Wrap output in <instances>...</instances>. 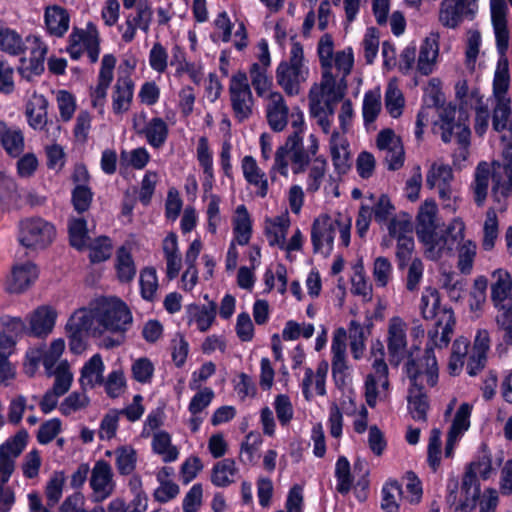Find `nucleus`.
<instances>
[{"instance_id":"43","label":"nucleus","mask_w":512,"mask_h":512,"mask_svg":"<svg viewBox=\"0 0 512 512\" xmlns=\"http://www.w3.org/2000/svg\"><path fill=\"white\" fill-rule=\"evenodd\" d=\"M116 271L120 282L129 283L136 275V266L130 251L121 246L116 254Z\"/></svg>"},{"instance_id":"14","label":"nucleus","mask_w":512,"mask_h":512,"mask_svg":"<svg viewBox=\"0 0 512 512\" xmlns=\"http://www.w3.org/2000/svg\"><path fill=\"white\" fill-rule=\"evenodd\" d=\"M28 434L19 431L14 437L0 445V481L8 482L15 471V461L27 444Z\"/></svg>"},{"instance_id":"3","label":"nucleus","mask_w":512,"mask_h":512,"mask_svg":"<svg viewBox=\"0 0 512 512\" xmlns=\"http://www.w3.org/2000/svg\"><path fill=\"white\" fill-rule=\"evenodd\" d=\"M434 347L436 346L430 340L422 357L414 358L413 351L408 353V360L405 364V369L410 385H412L413 374H415L418 387L420 388H425V383L430 387L437 384L438 365L434 354Z\"/></svg>"},{"instance_id":"60","label":"nucleus","mask_w":512,"mask_h":512,"mask_svg":"<svg viewBox=\"0 0 512 512\" xmlns=\"http://www.w3.org/2000/svg\"><path fill=\"white\" fill-rule=\"evenodd\" d=\"M64 483V472H55L48 481L45 493L49 507H54L61 499Z\"/></svg>"},{"instance_id":"25","label":"nucleus","mask_w":512,"mask_h":512,"mask_svg":"<svg viewBox=\"0 0 512 512\" xmlns=\"http://www.w3.org/2000/svg\"><path fill=\"white\" fill-rule=\"evenodd\" d=\"M133 127L138 135H144L147 143L153 148H161L169 134L167 123L160 117L152 118L145 126L139 127L137 121H134Z\"/></svg>"},{"instance_id":"35","label":"nucleus","mask_w":512,"mask_h":512,"mask_svg":"<svg viewBox=\"0 0 512 512\" xmlns=\"http://www.w3.org/2000/svg\"><path fill=\"white\" fill-rule=\"evenodd\" d=\"M438 52L437 38L435 36L425 38L420 47L417 61V71L421 75L427 76L433 72Z\"/></svg>"},{"instance_id":"15","label":"nucleus","mask_w":512,"mask_h":512,"mask_svg":"<svg viewBox=\"0 0 512 512\" xmlns=\"http://www.w3.org/2000/svg\"><path fill=\"white\" fill-rule=\"evenodd\" d=\"M504 163H492V195L496 201L512 194V143L503 152Z\"/></svg>"},{"instance_id":"21","label":"nucleus","mask_w":512,"mask_h":512,"mask_svg":"<svg viewBox=\"0 0 512 512\" xmlns=\"http://www.w3.org/2000/svg\"><path fill=\"white\" fill-rule=\"evenodd\" d=\"M47 54V46L38 38L33 39V47L31 48L30 58H21V65L18 72L22 78L32 81L34 77L40 76L45 70V58Z\"/></svg>"},{"instance_id":"49","label":"nucleus","mask_w":512,"mask_h":512,"mask_svg":"<svg viewBox=\"0 0 512 512\" xmlns=\"http://www.w3.org/2000/svg\"><path fill=\"white\" fill-rule=\"evenodd\" d=\"M381 111V94L379 89L369 90L363 99L362 114L365 124L373 123Z\"/></svg>"},{"instance_id":"19","label":"nucleus","mask_w":512,"mask_h":512,"mask_svg":"<svg viewBox=\"0 0 512 512\" xmlns=\"http://www.w3.org/2000/svg\"><path fill=\"white\" fill-rule=\"evenodd\" d=\"M437 205L434 200H426L419 208L416 223V234L424 245L433 241L437 233Z\"/></svg>"},{"instance_id":"4","label":"nucleus","mask_w":512,"mask_h":512,"mask_svg":"<svg viewBox=\"0 0 512 512\" xmlns=\"http://www.w3.org/2000/svg\"><path fill=\"white\" fill-rule=\"evenodd\" d=\"M55 235L53 224L40 217L27 218L19 224L18 239L26 248L44 249L52 243Z\"/></svg>"},{"instance_id":"20","label":"nucleus","mask_w":512,"mask_h":512,"mask_svg":"<svg viewBox=\"0 0 512 512\" xmlns=\"http://www.w3.org/2000/svg\"><path fill=\"white\" fill-rule=\"evenodd\" d=\"M492 278L491 300L499 312L512 306V276L504 269H497L493 271Z\"/></svg>"},{"instance_id":"7","label":"nucleus","mask_w":512,"mask_h":512,"mask_svg":"<svg viewBox=\"0 0 512 512\" xmlns=\"http://www.w3.org/2000/svg\"><path fill=\"white\" fill-rule=\"evenodd\" d=\"M456 115V107L449 104L445 107L440 115L442 125V134L441 138L443 142L448 143L451 141L452 137L455 135L457 138V142L464 148L470 144V135L471 131L466 123L468 120V114L464 107L461 105L459 109V117L458 121H455Z\"/></svg>"},{"instance_id":"36","label":"nucleus","mask_w":512,"mask_h":512,"mask_svg":"<svg viewBox=\"0 0 512 512\" xmlns=\"http://www.w3.org/2000/svg\"><path fill=\"white\" fill-rule=\"evenodd\" d=\"M330 150L334 168L338 174H345L350 169V153L348 144L340 137L338 132H333L330 139Z\"/></svg>"},{"instance_id":"39","label":"nucleus","mask_w":512,"mask_h":512,"mask_svg":"<svg viewBox=\"0 0 512 512\" xmlns=\"http://www.w3.org/2000/svg\"><path fill=\"white\" fill-rule=\"evenodd\" d=\"M152 450L155 454L160 455L165 463L174 462L179 456L178 448L172 445L170 434L163 430L154 433Z\"/></svg>"},{"instance_id":"40","label":"nucleus","mask_w":512,"mask_h":512,"mask_svg":"<svg viewBox=\"0 0 512 512\" xmlns=\"http://www.w3.org/2000/svg\"><path fill=\"white\" fill-rule=\"evenodd\" d=\"M238 473L236 463L231 458L218 461L212 468L211 482L217 487H227L234 482L233 477Z\"/></svg>"},{"instance_id":"9","label":"nucleus","mask_w":512,"mask_h":512,"mask_svg":"<svg viewBox=\"0 0 512 512\" xmlns=\"http://www.w3.org/2000/svg\"><path fill=\"white\" fill-rule=\"evenodd\" d=\"M229 92L232 109L239 121H244L252 114L253 96L245 72L238 71L230 79Z\"/></svg>"},{"instance_id":"23","label":"nucleus","mask_w":512,"mask_h":512,"mask_svg":"<svg viewBox=\"0 0 512 512\" xmlns=\"http://www.w3.org/2000/svg\"><path fill=\"white\" fill-rule=\"evenodd\" d=\"M241 168L244 179L256 188V195L265 198L269 190L268 179L265 172L258 166L255 158L251 155L244 156Z\"/></svg>"},{"instance_id":"5","label":"nucleus","mask_w":512,"mask_h":512,"mask_svg":"<svg viewBox=\"0 0 512 512\" xmlns=\"http://www.w3.org/2000/svg\"><path fill=\"white\" fill-rule=\"evenodd\" d=\"M464 229V223L459 219H454L445 230H437L433 241L425 244L428 257L436 260L445 254L450 255L462 243Z\"/></svg>"},{"instance_id":"64","label":"nucleus","mask_w":512,"mask_h":512,"mask_svg":"<svg viewBox=\"0 0 512 512\" xmlns=\"http://www.w3.org/2000/svg\"><path fill=\"white\" fill-rule=\"evenodd\" d=\"M107 512H145V501L137 496L136 499L126 504L123 499L115 498L109 503Z\"/></svg>"},{"instance_id":"53","label":"nucleus","mask_w":512,"mask_h":512,"mask_svg":"<svg viewBox=\"0 0 512 512\" xmlns=\"http://www.w3.org/2000/svg\"><path fill=\"white\" fill-rule=\"evenodd\" d=\"M94 316L90 311L81 309L76 311L66 324V331L87 334L92 328Z\"/></svg>"},{"instance_id":"48","label":"nucleus","mask_w":512,"mask_h":512,"mask_svg":"<svg viewBox=\"0 0 512 512\" xmlns=\"http://www.w3.org/2000/svg\"><path fill=\"white\" fill-rule=\"evenodd\" d=\"M288 228V217H277L275 221L266 229V235L269 244L271 246H278L280 249H284Z\"/></svg>"},{"instance_id":"59","label":"nucleus","mask_w":512,"mask_h":512,"mask_svg":"<svg viewBox=\"0 0 512 512\" xmlns=\"http://www.w3.org/2000/svg\"><path fill=\"white\" fill-rule=\"evenodd\" d=\"M89 402V397L84 390L82 392H72L62 401L59 410L63 415L68 416L73 412L86 408Z\"/></svg>"},{"instance_id":"27","label":"nucleus","mask_w":512,"mask_h":512,"mask_svg":"<svg viewBox=\"0 0 512 512\" xmlns=\"http://www.w3.org/2000/svg\"><path fill=\"white\" fill-rule=\"evenodd\" d=\"M266 112L269 126L273 131L280 132L286 127L289 109L281 93H270Z\"/></svg>"},{"instance_id":"54","label":"nucleus","mask_w":512,"mask_h":512,"mask_svg":"<svg viewBox=\"0 0 512 512\" xmlns=\"http://www.w3.org/2000/svg\"><path fill=\"white\" fill-rule=\"evenodd\" d=\"M150 160V154L144 147H139L131 151H121L120 163L121 165L131 166L134 169H143Z\"/></svg>"},{"instance_id":"52","label":"nucleus","mask_w":512,"mask_h":512,"mask_svg":"<svg viewBox=\"0 0 512 512\" xmlns=\"http://www.w3.org/2000/svg\"><path fill=\"white\" fill-rule=\"evenodd\" d=\"M476 248V244L471 240L463 242L458 247L457 268L464 275H469L473 269Z\"/></svg>"},{"instance_id":"28","label":"nucleus","mask_w":512,"mask_h":512,"mask_svg":"<svg viewBox=\"0 0 512 512\" xmlns=\"http://www.w3.org/2000/svg\"><path fill=\"white\" fill-rule=\"evenodd\" d=\"M172 59L170 64L176 66L175 75L181 77L183 74H188L190 79L196 85H199L203 79V70L200 64L189 62L186 59V52L180 45L172 47Z\"/></svg>"},{"instance_id":"8","label":"nucleus","mask_w":512,"mask_h":512,"mask_svg":"<svg viewBox=\"0 0 512 512\" xmlns=\"http://www.w3.org/2000/svg\"><path fill=\"white\" fill-rule=\"evenodd\" d=\"M288 156L292 164L310 163L311 158L309 157V152H306V150L303 147V138L301 136V130L294 131L287 138L285 144L277 149L271 173L273 171H278L282 176L287 177L289 165L287 160Z\"/></svg>"},{"instance_id":"57","label":"nucleus","mask_w":512,"mask_h":512,"mask_svg":"<svg viewBox=\"0 0 512 512\" xmlns=\"http://www.w3.org/2000/svg\"><path fill=\"white\" fill-rule=\"evenodd\" d=\"M471 406L468 403H462L458 408L448 434L460 438L470 426Z\"/></svg>"},{"instance_id":"38","label":"nucleus","mask_w":512,"mask_h":512,"mask_svg":"<svg viewBox=\"0 0 512 512\" xmlns=\"http://www.w3.org/2000/svg\"><path fill=\"white\" fill-rule=\"evenodd\" d=\"M48 101L43 96H35L26 106L28 124L34 130H42L47 125Z\"/></svg>"},{"instance_id":"24","label":"nucleus","mask_w":512,"mask_h":512,"mask_svg":"<svg viewBox=\"0 0 512 512\" xmlns=\"http://www.w3.org/2000/svg\"><path fill=\"white\" fill-rule=\"evenodd\" d=\"M38 277L35 264L26 262L15 265L7 281V290L10 293H21L26 290Z\"/></svg>"},{"instance_id":"33","label":"nucleus","mask_w":512,"mask_h":512,"mask_svg":"<svg viewBox=\"0 0 512 512\" xmlns=\"http://www.w3.org/2000/svg\"><path fill=\"white\" fill-rule=\"evenodd\" d=\"M187 313L189 324L195 323L199 331L206 332L212 326L216 318L217 305L213 301L208 305L192 304L188 306Z\"/></svg>"},{"instance_id":"32","label":"nucleus","mask_w":512,"mask_h":512,"mask_svg":"<svg viewBox=\"0 0 512 512\" xmlns=\"http://www.w3.org/2000/svg\"><path fill=\"white\" fill-rule=\"evenodd\" d=\"M105 366L100 354L93 355L82 367L80 371V385L82 390L93 389L96 385L104 382Z\"/></svg>"},{"instance_id":"42","label":"nucleus","mask_w":512,"mask_h":512,"mask_svg":"<svg viewBox=\"0 0 512 512\" xmlns=\"http://www.w3.org/2000/svg\"><path fill=\"white\" fill-rule=\"evenodd\" d=\"M370 326L372 323H369L366 327L361 326V324L355 320H352L349 324V339H350V350L354 357V359H360L363 356L365 350V341L370 334Z\"/></svg>"},{"instance_id":"55","label":"nucleus","mask_w":512,"mask_h":512,"mask_svg":"<svg viewBox=\"0 0 512 512\" xmlns=\"http://www.w3.org/2000/svg\"><path fill=\"white\" fill-rule=\"evenodd\" d=\"M68 228L70 244L78 250L86 247L88 240L86 220L84 218L73 219L70 221Z\"/></svg>"},{"instance_id":"51","label":"nucleus","mask_w":512,"mask_h":512,"mask_svg":"<svg viewBox=\"0 0 512 512\" xmlns=\"http://www.w3.org/2000/svg\"><path fill=\"white\" fill-rule=\"evenodd\" d=\"M89 259L92 263H101L110 258L112 243L107 236H100L92 240L89 245Z\"/></svg>"},{"instance_id":"16","label":"nucleus","mask_w":512,"mask_h":512,"mask_svg":"<svg viewBox=\"0 0 512 512\" xmlns=\"http://www.w3.org/2000/svg\"><path fill=\"white\" fill-rule=\"evenodd\" d=\"M89 484L92 489L91 500L94 503H101L112 495L115 483L112 468L107 461L99 460L95 463Z\"/></svg>"},{"instance_id":"41","label":"nucleus","mask_w":512,"mask_h":512,"mask_svg":"<svg viewBox=\"0 0 512 512\" xmlns=\"http://www.w3.org/2000/svg\"><path fill=\"white\" fill-rule=\"evenodd\" d=\"M492 179V172L486 162H480L475 171L473 192L474 200L478 206H482L488 193L489 180Z\"/></svg>"},{"instance_id":"2","label":"nucleus","mask_w":512,"mask_h":512,"mask_svg":"<svg viewBox=\"0 0 512 512\" xmlns=\"http://www.w3.org/2000/svg\"><path fill=\"white\" fill-rule=\"evenodd\" d=\"M303 47L299 42H293L289 61L281 62L276 70V80L288 96L300 93V86L306 81L309 70L303 64Z\"/></svg>"},{"instance_id":"63","label":"nucleus","mask_w":512,"mask_h":512,"mask_svg":"<svg viewBox=\"0 0 512 512\" xmlns=\"http://www.w3.org/2000/svg\"><path fill=\"white\" fill-rule=\"evenodd\" d=\"M105 392L111 398L119 397L126 387V380L122 370H114L108 374L102 383Z\"/></svg>"},{"instance_id":"13","label":"nucleus","mask_w":512,"mask_h":512,"mask_svg":"<svg viewBox=\"0 0 512 512\" xmlns=\"http://www.w3.org/2000/svg\"><path fill=\"white\" fill-rule=\"evenodd\" d=\"M477 9L476 0H443L439 21L443 26L455 29L463 20H473Z\"/></svg>"},{"instance_id":"46","label":"nucleus","mask_w":512,"mask_h":512,"mask_svg":"<svg viewBox=\"0 0 512 512\" xmlns=\"http://www.w3.org/2000/svg\"><path fill=\"white\" fill-rule=\"evenodd\" d=\"M116 468L121 475H130L136 468L137 452L131 446H121L115 450Z\"/></svg>"},{"instance_id":"18","label":"nucleus","mask_w":512,"mask_h":512,"mask_svg":"<svg viewBox=\"0 0 512 512\" xmlns=\"http://www.w3.org/2000/svg\"><path fill=\"white\" fill-rule=\"evenodd\" d=\"M387 348L391 364L399 365L407 354L405 324L400 318H393L390 322Z\"/></svg>"},{"instance_id":"50","label":"nucleus","mask_w":512,"mask_h":512,"mask_svg":"<svg viewBox=\"0 0 512 512\" xmlns=\"http://www.w3.org/2000/svg\"><path fill=\"white\" fill-rule=\"evenodd\" d=\"M0 49L10 55H20L24 51L21 36L10 28L0 29Z\"/></svg>"},{"instance_id":"45","label":"nucleus","mask_w":512,"mask_h":512,"mask_svg":"<svg viewBox=\"0 0 512 512\" xmlns=\"http://www.w3.org/2000/svg\"><path fill=\"white\" fill-rule=\"evenodd\" d=\"M335 477L337 479L336 490L342 495H346L353 485V476L348 459L340 456L335 465Z\"/></svg>"},{"instance_id":"12","label":"nucleus","mask_w":512,"mask_h":512,"mask_svg":"<svg viewBox=\"0 0 512 512\" xmlns=\"http://www.w3.org/2000/svg\"><path fill=\"white\" fill-rule=\"evenodd\" d=\"M337 226H339V219H332L326 214L314 220L311 228V242L314 253H320L325 257L331 254Z\"/></svg>"},{"instance_id":"6","label":"nucleus","mask_w":512,"mask_h":512,"mask_svg":"<svg viewBox=\"0 0 512 512\" xmlns=\"http://www.w3.org/2000/svg\"><path fill=\"white\" fill-rule=\"evenodd\" d=\"M95 318L105 330L121 334L129 329L133 319L128 306L120 299L104 303Z\"/></svg>"},{"instance_id":"62","label":"nucleus","mask_w":512,"mask_h":512,"mask_svg":"<svg viewBox=\"0 0 512 512\" xmlns=\"http://www.w3.org/2000/svg\"><path fill=\"white\" fill-rule=\"evenodd\" d=\"M93 192L84 184H78L72 190V204L78 213L86 212L91 205Z\"/></svg>"},{"instance_id":"30","label":"nucleus","mask_w":512,"mask_h":512,"mask_svg":"<svg viewBox=\"0 0 512 512\" xmlns=\"http://www.w3.org/2000/svg\"><path fill=\"white\" fill-rule=\"evenodd\" d=\"M407 402L412 418L417 421H426L429 408L428 396L425 388L418 387L415 374H413L412 385L408 389Z\"/></svg>"},{"instance_id":"47","label":"nucleus","mask_w":512,"mask_h":512,"mask_svg":"<svg viewBox=\"0 0 512 512\" xmlns=\"http://www.w3.org/2000/svg\"><path fill=\"white\" fill-rule=\"evenodd\" d=\"M139 283L141 297L146 301L152 302L158 289V277L155 268L145 267L142 269Z\"/></svg>"},{"instance_id":"10","label":"nucleus","mask_w":512,"mask_h":512,"mask_svg":"<svg viewBox=\"0 0 512 512\" xmlns=\"http://www.w3.org/2000/svg\"><path fill=\"white\" fill-rule=\"evenodd\" d=\"M372 354L375 359L372 363L374 373L367 375L365 380V397L370 407H374L377 402L378 391L377 386L381 385L384 390L389 387L388 366L384 361V347L381 342H377L372 347Z\"/></svg>"},{"instance_id":"34","label":"nucleus","mask_w":512,"mask_h":512,"mask_svg":"<svg viewBox=\"0 0 512 512\" xmlns=\"http://www.w3.org/2000/svg\"><path fill=\"white\" fill-rule=\"evenodd\" d=\"M56 313L49 307H39L30 317V334L36 337L47 336L53 329Z\"/></svg>"},{"instance_id":"22","label":"nucleus","mask_w":512,"mask_h":512,"mask_svg":"<svg viewBox=\"0 0 512 512\" xmlns=\"http://www.w3.org/2000/svg\"><path fill=\"white\" fill-rule=\"evenodd\" d=\"M346 337L347 332L344 328H339L332 340L331 351L332 358V374L337 384L345 382L348 366L345 360L346 353Z\"/></svg>"},{"instance_id":"61","label":"nucleus","mask_w":512,"mask_h":512,"mask_svg":"<svg viewBox=\"0 0 512 512\" xmlns=\"http://www.w3.org/2000/svg\"><path fill=\"white\" fill-rule=\"evenodd\" d=\"M510 114V99L497 100L492 117L493 129L500 132L508 128Z\"/></svg>"},{"instance_id":"26","label":"nucleus","mask_w":512,"mask_h":512,"mask_svg":"<svg viewBox=\"0 0 512 512\" xmlns=\"http://www.w3.org/2000/svg\"><path fill=\"white\" fill-rule=\"evenodd\" d=\"M0 144L10 157H20L25 148L22 130L16 126H9L5 121H0Z\"/></svg>"},{"instance_id":"1","label":"nucleus","mask_w":512,"mask_h":512,"mask_svg":"<svg viewBox=\"0 0 512 512\" xmlns=\"http://www.w3.org/2000/svg\"><path fill=\"white\" fill-rule=\"evenodd\" d=\"M420 310L424 319H435V328L429 330V340L438 348L446 347L453 333L455 318L452 309L442 308L439 293L434 288H426L420 300Z\"/></svg>"},{"instance_id":"17","label":"nucleus","mask_w":512,"mask_h":512,"mask_svg":"<svg viewBox=\"0 0 512 512\" xmlns=\"http://www.w3.org/2000/svg\"><path fill=\"white\" fill-rule=\"evenodd\" d=\"M507 5L504 1L493 2L492 4V25L496 38V47L500 55L497 69L504 68V61L507 60L506 52L509 46V30L507 26Z\"/></svg>"},{"instance_id":"31","label":"nucleus","mask_w":512,"mask_h":512,"mask_svg":"<svg viewBox=\"0 0 512 512\" xmlns=\"http://www.w3.org/2000/svg\"><path fill=\"white\" fill-rule=\"evenodd\" d=\"M134 92V83L129 77H119L112 93V110L121 115L130 109Z\"/></svg>"},{"instance_id":"44","label":"nucleus","mask_w":512,"mask_h":512,"mask_svg":"<svg viewBox=\"0 0 512 512\" xmlns=\"http://www.w3.org/2000/svg\"><path fill=\"white\" fill-rule=\"evenodd\" d=\"M236 218L234 220V234L237 243L241 246L248 244L251 233L252 224L249 213L244 205H240L236 209Z\"/></svg>"},{"instance_id":"58","label":"nucleus","mask_w":512,"mask_h":512,"mask_svg":"<svg viewBox=\"0 0 512 512\" xmlns=\"http://www.w3.org/2000/svg\"><path fill=\"white\" fill-rule=\"evenodd\" d=\"M453 179V172L448 165H432L426 177V185L433 189L436 185H450Z\"/></svg>"},{"instance_id":"56","label":"nucleus","mask_w":512,"mask_h":512,"mask_svg":"<svg viewBox=\"0 0 512 512\" xmlns=\"http://www.w3.org/2000/svg\"><path fill=\"white\" fill-rule=\"evenodd\" d=\"M402 494L401 485L397 481H389L382 488L381 508L384 512H398L396 496Z\"/></svg>"},{"instance_id":"29","label":"nucleus","mask_w":512,"mask_h":512,"mask_svg":"<svg viewBox=\"0 0 512 512\" xmlns=\"http://www.w3.org/2000/svg\"><path fill=\"white\" fill-rule=\"evenodd\" d=\"M462 492L465 499L455 508V512H471L475 509L480 497V484L473 469H467L462 478Z\"/></svg>"},{"instance_id":"37","label":"nucleus","mask_w":512,"mask_h":512,"mask_svg":"<svg viewBox=\"0 0 512 512\" xmlns=\"http://www.w3.org/2000/svg\"><path fill=\"white\" fill-rule=\"evenodd\" d=\"M70 17L66 9L59 6L48 7L45 11V24L50 34L62 37L69 28Z\"/></svg>"},{"instance_id":"11","label":"nucleus","mask_w":512,"mask_h":512,"mask_svg":"<svg viewBox=\"0 0 512 512\" xmlns=\"http://www.w3.org/2000/svg\"><path fill=\"white\" fill-rule=\"evenodd\" d=\"M389 235L397 240L396 259L399 269L411 260L414 250L412 223L406 218H392L388 225Z\"/></svg>"}]
</instances>
